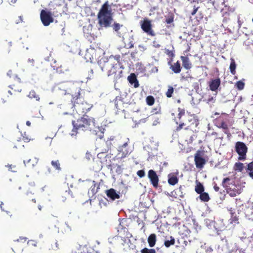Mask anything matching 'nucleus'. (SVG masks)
I'll return each mask as SVG.
<instances>
[{
	"label": "nucleus",
	"instance_id": "nucleus-10",
	"mask_svg": "<svg viewBox=\"0 0 253 253\" xmlns=\"http://www.w3.org/2000/svg\"><path fill=\"white\" fill-rule=\"evenodd\" d=\"M211 155V149L208 146H201L195 154L194 158H208Z\"/></svg>",
	"mask_w": 253,
	"mask_h": 253
},
{
	"label": "nucleus",
	"instance_id": "nucleus-14",
	"mask_svg": "<svg viewBox=\"0 0 253 253\" xmlns=\"http://www.w3.org/2000/svg\"><path fill=\"white\" fill-rule=\"evenodd\" d=\"M106 194L107 197L112 201H114L120 198V193H117L116 191L113 188L107 190L106 191Z\"/></svg>",
	"mask_w": 253,
	"mask_h": 253
},
{
	"label": "nucleus",
	"instance_id": "nucleus-9",
	"mask_svg": "<svg viewBox=\"0 0 253 253\" xmlns=\"http://www.w3.org/2000/svg\"><path fill=\"white\" fill-rule=\"evenodd\" d=\"M235 149L236 152L239 155L238 158H246L247 153L248 152V147L246 145L241 141H238L235 143Z\"/></svg>",
	"mask_w": 253,
	"mask_h": 253
},
{
	"label": "nucleus",
	"instance_id": "nucleus-18",
	"mask_svg": "<svg viewBox=\"0 0 253 253\" xmlns=\"http://www.w3.org/2000/svg\"><path fill=\"white\" fill-rule=\"evenodd\" d=\"M127 80L131 84H133V86L135 88H137L139 86V83L135 74H131L128 77Z\"/></svg>",
	"mask_w": 253,
	"mask_h": 253
},
{
	"label": "nucleus",
	"instance_id": "nucleus-44",
	"mask_svg": "<svg viewBox=\"0 0 253 253\" xmlns=\"http://www.w3.org/2000/svg\"><path fill=\"white\" fill-rule=\"evenodd\" d=\"M137 174L140 177H143L145 175V172L143 170H139L137 171Z\"/></svg>",
	"mask_w": 253,
	"mask_h": 253
},
{
	"label": "nucleus",
	"instance_id": "nucleus-52",
	"mask_svg": "<svg viewBox=\"0 0 253 253\" xmlns=\"http://www.w3.org/2000/svg\"><path fill=\"white\" fill-rule=\"evenodd\" d=\"M213 100V98L212 96L209 97L208 99L206 100V101L209 103L210 102H211Z\"/></svg>",
	"mask_w": 253,
	"mask_h": 253
},
{
	"label": "nucleus",
	"instance_id": "nucleus-17",
	"mask_svg": "<svg viewBox=\"0 0 253 253\" xmlns=\"http://www.w3.org/2000/svg\"><path fill=\"white\" fill-rule=\"evenodd\" d=\"M180 58L182 62V65L185 69L189 70L192 68V63L187 56H181Z\"/></svg>",
	"mask_w": 253,
	"mask_h": 253
},
{
	"label": "nucleus",
	"instance_id": "nucleus-4",
	"mask_svg": "<svg viewBox=\"0 0 253 253\" xmlns=\"http://www.w3.org/2000/svg\"><path fill=\"white\" fill-rule=\"evenodd\" d=\"M121 56L119 55H111L107 58H102L98 62L101 70L106 72L108 77L113 76L114 81L121 77L122 71H118L121 64Z\"/></svg>",
	"mask_w": 253,
	"mask_h": 253
},
{
	"label": "nucleus",
	"instance_id": "nucleus-11",
	"mask_svg": "<svg viewBox=\"0 0 253 253\" xmlns=\"http://www.w3.org/2000/svg\"><path fill=\"white\" fill-rule=\"evenodd\" d=\"M141 28L142 30L146 33L148 35L151 36L155 35L154 31L152 29V25L151 21L146 18L140 21Z\"/></svg>",
	"mask_w": 253,
	"mask_h": 253
},
{
	"label": "nucleus",
	"instance_id": "nucleus-26",
	"mask_svg": "<svg viewBox=\"0 0 253 253\" xmlns=\"http://www.w3.org/2000/svg\"><path fill=\"white\" fill-rule=\"evenodd\" d=\"M178 179L176 176L172 175L169 177L168 182L170 185H174L177 183Z\"/></svg>",
	"mask_w": 253,
	"mask_h": 253
},
{
	"label": "nucleus",
	"instance_id": "nucleus-5",
	"mask_svg": "<svg viewBox=\"0 0 253 253\" xmlns=\"http://www.w3.org/2000/svg\"><path fill=\"white\" fill-rule=\"evenodd\" d=\"M112 10L108 0L101 6L97 15L98 24L100 28H108L110 26L113 20Z\"/></svg>",
	"mask_w": 253,
	"mask_h": 253
},
{
	"label": "nucleus",
	"instance_id": "nucleus-41",
	"mask_svg": "<svg viewBox=\"0 0 253 253\" xmlns=\"http://www.w3.org/2000/svg\"><path fill=\"white\" fill-rule=\"evenodd\" d=\"M122 25H120L119 23H114L113 25V29L116 32H118V31L120 29V28L122 27Z\"/></svg>",
	"mask_w": 253,
	"mask_h": 253
},
{
	"label": "nucleus",
	"instance_id": "nucleus-63",
	"mask_svg": "<svg viewBox=\"0 0 253 253\" xmlns=\"http://www.w3.org/2000/svg\"><path fill=\"white\" fill-rule=\"evenodd\" d=\"M216 139H220V140H222L223 139V137L221 136V137H220L219 138H216Z\"/></svg>",
	"mask_w": 253,
	"mask_h": 253
},
{
	"label": "nucleus",
	"instance_id": "nucleus-7",
	"mask_svg": "<svg viewBox=\"0 0 253 253\" xmlns=\"http://www.w3.org/2000/svg\"><path fill=\"white\" fill-rule=\"evenodd\" d=\"M40 18L44 26H48L54 21L52 13L47 9H42L40 13Z\"/></svg>",
	"mask_w": 253,
	"mask_h": 253
},
{
	"label": "nucleus",
	"instance_id": "nucleus-23",
	"mask_svg": "<svg viewBox=\"0 0 253 253\" xmlns=\"http://www.w3.org/2000/svg\"><path fill=\"white\" fill-rule=\"evenodd\" d=\"M156 242V235L155 234H150L148 238V243L150 247H153Z\"/></svg>",
	"mask_w": 253,
	"mask_h": 253
},
{
	"label": "nucleus",
	"instance_id": "nucleus-48",
	"mask_svg": "<svg viewBox=\"0 0 253 253\" xmlns=\"http://www.w3.org/2000/svg\"><path fill=\"white\" fill-rule=\"evenodd\" d=\"M178 118L180 120L181 117L184 116L185 117V112L184 110H180V112H179L178 114Z\"/></svg>",
	"mask_w": 253,
	"mask_h": 253
},
{
	"label": "nucleus",
	"instance_id": "nucleus-2",
	"mask_svg": "<svg viewBox=\"0 0 253 253\" xmlns=\"http://www.w3.org/2000/svg\"><path fill=\"white\" fill-rule=\"evenodd\" d=\"M67 86L65 94H69L72 97L71 101L73 103V107L76 112L80 115H86L93 105L82 100L80 97L81 89L77 84L69 83Z\"/></svg>",
	"mask_w": 253,
	"mask_h": 253
},
{
	"label": "nucleus",
	"instance_id": "nucleus-56",
	"mask_svg": "<svg viewBox=\"0 0 253 253\" xmlns=\"http://www.w3.org/2000/svg\"><path fill=\"white\" fill-rule=\"evenodd\" d=\"M246 215L247 217H248L249 219L253 218V216H251L248 213L246 212Z\"/></svg>",
	"mask_w": 253,
	"mask_h": 253
},
{
	"label": "nucleus",
	"instance_id": "nucleus-58",
	"mask_svg": "<svg viewBox=\"0 0 253 253\" xmlns=\"http://www.w3.org/2000/svg\"><path fill=\"white\" fill-rule=\"evenodd\" d=\"M158 123H159V122L158 120H155L153 124V125L155 126V125H156Z\"/></svg>",
	"mask_w": 253,
	"mask_h": 253
},
{
	"label": "nucleus",
	"instance_id": "nucleus-64",
	"mask_svg": "<svg viewBox=\"0 0 253 253\" xmlns=\"http://www.w3.org/2000/svg\"><path fill=\"white\" fill-rule=\"evenodd\" d=\"M3 205V203H2L0 204V206L1 209L2 210H3L2 209V207H3V205Z\"/></svg>",
	"mask_w": 253,
	"mask_h": 253
},
{
	"label": "nucleus",
	"instance_id": "nucleus-3",
	"mask_svg": "<svg viewBox=\"0 0 253 253\" xmlns=\"http://www.w3.org/2000/svg\"><path fill=\"white\" fill-rule=\"evenodd\" d=\"M73 126V132H77L78 130L90 131L98 135L100 138L103 137L105 129L100 127L95 118L89 117L87 115H84L77 121H72Z\"/></svg>",
	"mask_w": 253,
	"mask_h": 253
},
{
	"label": "nucleus",
	"instance_id": "nucleus-45",
	"mask_svg": "<svg viewBox=\"0 0 253 253\" xmlns=\"http://www.w3.org/2000/svg\"><path fill=\"white\" fill-rule=\"evenodd\" d=\"M165 53L168 55L169 57H173L174 56V54L172 51L169 49H166Z\"/></svg>",
	"mask_w": 253,
	"mask_h": 253
},
{
	"label": "nucleus",
	"instance_id": "nucleus-51",
	"mask_svg": "<svg viewBox=\"0 0 253 253\" xmlns=\"http://www.w3.org/2000/svg\"><path fill=\"white\" fill-rule=\"evenodd\" d=\"M213 189L216 192H218L219 191V187L217 186L216 184H215L213 186Z\"/></svg>",
	"mask_w": 253,
	"mask_h": 253
},
{
	"label": "nucleus",
	"instance_id": "nucleus-19",
	"mask_svg": "<svg viewBox=\"0 0 253 253\" xmlns=\"http://www.w3.org/2000/svg\"><path fill=\"white\" fill-rule=\"evenodd\" d=\"M117 156L111 153V150L102 152L97 154V158H115Z\"/></svg>",
	"mask_w": 253,
	"mask_h": 253
},
{
	"label": "nucleus",
	"instance_id": "nucleus-29",
	"mask_svg": "<svg viewBox=\"0 0 253 253\" xmlns=\"http://www.w3.org/2000/svg\"><path fill=\"white\" fill-rule=\"evenodd\" d=\"M174 244L175 239L172 236L170 237V240H167L164 242V245L167 248H169L170 246L174 245Z\"/></svg>",
	"mask_w": 253,
	"mask_h": 253
},
{
	"label": "nucleus",
	"instance_id": "nucleus-39",
	"mask_svg": "<svg viewBox=\"0 0 253 253\" xmlns=\"http://www.w3.org/2000/svg\"><path fill=\"white\" fill-rule=\"evenodd\" d=\"M93 185L90 188V190L92 192L93 194H95L97 192V189H98V186H97L96 183L94 181H93Z\"/></svg>",
	"mask_w": 253,
	"mask_h": 253
},
{
	"label": "nucleus",
	"instance_id": "nucleus-24",
	"mask_svg": "<svg viewBox=\"0 0 253 253\" xmlns=\"http://www.w3.org/2000/svg\"><path fill=\"white\" fill-rule=\"evenodd\" d=\"M231 62L229 66V69L231 73L233 75H235L236 74V64L235 61L233 58L230 59Z\"/></svg>",
	"mask_w": 253,
	"mask_h": 253
},
{
	"label": "nucleus",
	"instance_id": "nucleus-12",
	"mask_svg": "<svg viewBox=\"0 0 253 253\" xmlns=\"http://www.w3.org/2000/svg\"><path fill=\"white\" fill-rule=\"evenodd\" d=\"M148 176L151 184L153 186L157 187L158 185L159 178L156 172L154 170L150 169L148 171Z\"/></svg>",
	"mask_w": 253,
	"mask_h": 253
},
{
	"label": "nucleus",
	"instance_id": "nucleus-37",
	"mask_svg": "<svg viewBox=\"0 0 253 253\" xmlns=\"http://www.w3.org/2000/svg\"><path fill=\"white\" fill-rule=\"evenodd\" d=\"M141 253H156V251L154 249H148L145 248L141 250Z\"/></svg>",
	"mask_w": 253,
	"mask_h": 253
},
{
	"label": "nucleus",
	"instance_id": "nucleus-32",
	"mask_svg": "<svg viewBox=\"0 0 253 253\" xmlns=\"http://www.w3.org/2000/svg\"><path fill=\"white\" fill-rule=\"evenodd\" d=\"M174 92V88L172 86H169L168 89L166 92V95L167 97L170 98L172 97V94Z\"/></svg>",
	"mask_w": 253,
	"mask_h": 253
},
{
	"label": "nucleus",
	"instance_id": "nucleus-13",
	"mask_svg": "<svg viewBox=\"0 0 253 253\" xmlns=\"http://www.w3.org/2000/svg\"><path fill=\"white\" fill-rule=\"evenodd\" d=\"M131 149L128 148V144L126 142L125 143L119 150V155H120V158H124L128 156L131 153Z\"/></svg>",
	"mask_w": 253,
	"mask_h": 253
},
{
	"label": "nucleus",
	"instance_id": "nucleus-35",
	"mask_svg": "<svg viewBox=\"0 0 253 253\" xmlns=\"http://www.w3.org/2000/svg\"><path fill=\"white\" fill-rule=\"evenodd\" d=\"M22 139L25 142H29L31 140H32L31 137L28 135L26 132L22 134Z\"/></svg>",
	"mask_w": 253,
	"mask_h": 253
},
{
	"label": "nucleus",
	"instance_id": "nucleus-42",
	"mask_svg": "<svg viewBox=\"0 0 253 253\" xmlns=\"http://www.w3.org/2000/svg\"><path fill=\"white\" fill-rule=\"evenodd\" d=\"M219 128H222L224 130V131H226L229 129L227 124L224 122H222L221 123L220 126H219Z\"/></svg>",
	"mask_w": 253,
	"mask_h": 253
},
{
	"label": "nucleus",
	"instance_id": "nucleus-55",
	"mask_svg": "<svg viewBox=\"0 0 253 253\" xmlns=\"http://www.w3.org/2000/svg\"><path fill=\"white\" fill-rule=\"evenodd\" d=\"M118 166V168H120V167L118 166L117 165H115L114 164H111L110 165V166L113 168H115L116 167V166Z\"/></svg>",
	"mask_w": 253,
	"mask_h": 253
},
{
	"label": "nucleus",
	"instance_id": "nucleus-22",
	"mask_svg": "<svg viewBox=\"0 0 253 253\" xmlns=\"http://www.w3.org/2000/svg\"><path fill=\"white\" fill-rule=\"evenodd\" d=\"M196 168L199 169H202L207 163L206 159H194Z\"/></svg>",
	"mask_w": 253,
	"mask_h": 253
},
{
	"label": "nucleus",
	"instance_id": "nucleus-59",
	"mask_svg": "<svg viewBox=\"0 0 253 253\" xmlns=\"http://www.w3.org/2000/svg\"><path fill=\"white\" fill-rule=\"evenodd\" d=\"M239 166V169H242L243 168V164H240Z\"/></svg>",
	"mask_w": 253,
	"mask_h": 253
},
{
	"label": "nucleus",
	"instance_id": "nucleus-47",
	"mask_svg": "<svg viewBox=\"0 0 253 253\" xmlns=\"http://www.w3.org/2000/svg\"><path fill=\"white\" fill-rule=\"evenodd\" d=\"M199 8V6H196L194 5L193 6V10L192 12H191V15L193 16L194 15L197 13Z\"/></svg>",
	"mask_w": 253,
	"mask_h": 253
},
{
	"label": "nucleus",
	"instance_id": "nucleus-15",
	"mask_svg": "<svg viewBox=\"0 0 253 253\" xmlns=\"http://www.w3.org/2000/svg\"><path fill=\"white\" fill-rule=\"evenodd\" d=\"M220 83L221 81L219 78L211 80L209 84L210 90L212 91H216L220 86Z\"/></svg>",
	"mask_w": 253,
	"mask_h": 253
},
{
	"label": "nucleus",
	"instance_id": "nucleus-16",
	"mask_svg": "<svg viewBox=\"0 0 253 253\" xmlns=\"http://www.w3.org/2000/svg\"><path fill=\"white\" fill-rule=\"evenodd\" d=\"M146 151L148 152V158H153L155 157H161V153L158 151L157 148H152L147 147Z\"/></svg>",
	"mask_w": 253,
	"mask_h": 253
},
{
	"label": "nucleus",
	"instance_id": "nucleus-33",
	"mask_svg": "<svg viewBox=\"0 0 253 253\" xmlns=\"http://www.w3.org/2000/svg\"><path fill=\"white\" fill-rule=\"evenodd\" d=\"M236 87L239 90H241L244 89L245 86V83L241 81H238L235 84Z\"/></svg>",
	"mask_w": 253,
	"mask_h": 253
},
{
	"label": "nucleus",
	"instance_id": "nucleus-1",
	"mask_svg": "<svg viewBox=\"0 0 253 253\" xmlns=\"http://www.w3.org/2000/svg\"><path fill=\"white\" fill-rule=\"evenodd\" d=\"M199 125V121L197 117L194 114H189L185 116L175 129L177 131L183 129V138L188 143H191L197 137L195 133L198 131L197 128Z\"/></svg>",
	"mask_w": 253,
	"mask_h": 253
},
{
	"label": "nucleus",
	"instance_id": "nucleus-43",
	"mask_svg": "<svg viewBox=\"0 0 253 253\" xmlns=\"http://www.w3.org/2000/svg\"><path fill=\"white\" fill-rule=\"evenodd\" d=\"M95 155V153H93V151H87L86 152L85 157L86 158H90V157H94Z\"/></svg>",
	"mask_w": 253,
	"mask_h": 253
},
{
	"label": "nucleus",
	"instance_id": "nucleus-8",
	"mask_svg": "<svg viewBox=\"0 0 253 253\" xmlns=\"http://www.w3.org/2000/svg\"><path fill=\"white\" fill-rule=\"evenodd\" d=\"M22 82H21L20 79L16 77L15 80V83L9 85V87L11 89V90H9L8 92L11 95H15L17 93L21 92L22 90Z\"/></svg>",
	"mask_w": 253,
	"mask_h": 253
},
{
	"label": "nucleus",
	"instance_id": "nucleus-28",
	"mask_svg": "<svg viewBox=\"0 0 253 253\" xmlns=\"http://www.w3.org/2000/svg\"><path fill=\"white\" fill-rule=\"evenodd\" d=\"M195 190L197 193L200 194L204 191V187L200 182H198L195 186Z\"/></svg>",
	"mask_w": 253,
	"mask_h": 253
},
{
	"label": "nucleus",
	"instance_id": "nucleus-6",
	"mask_svg": "<svg viewBox=\"0 0 253 253\" xmlns=\"http://www.w3.org/2000/svg\"><path fill=\"white\" fill-rule=\"evenodd\" d=\"M222 186L231 197H235L241 193V186L240 184H236L233 179L229 177L223 179Z\"/></svg>",
	"mask_w": 253,
	"mask_h": 253
},
{
	"label": "nucleus",
	"instance_id": "nucleus-46",
	"mask_svg": "<svg viewBox=\"0 0 253 253\" xmlns=\"http://www.w3.org/2000/svg\"><path fill=\"white\" fill-rule=\"evenodd\" d=\"M125 46L127 48H131L133 47L134 43L133 42V41H130L129 42V43H127V44H126Z\"/></svg>",
	"mask_w": 253,
	"mask_h": 253
},
{
	"label": "nucleus",
	"instance_id": "nucleus-30",
	"mask_svg": "<svg viewBox=\"0 0 253 253\" xmlns=\"http://www.w3.org/2000/svg\"><path fill=\"white\" fill-rule=\"evenodd\" d=\"M146 102L147 105L149 106H152L154 104L155 98L153 96H148L146 98Z\"/></svg>",
	"mask_w": 253,
	"mask_h": 253
},
{
	"label": "nucleus",
	"instance_id": "nucleus-49",
	"mask_svg": "<svg viewBox=\"0 0 253 253\" xmlns=\"http://www.w3.org/2000/svg\"><path fill=\"white\" fill-rule=\"evenodd\" d=\"M173 21V18L171 17L166 19V22L167 24H170Z\"/></svg>",
	"mask_w": 253,
	"mask_h": 253
},
{
	"label": "nucleus",
	"instance_id": "nucleus-25",
	"mask_svg": "<svg viewBox=\"0 0 253 253\" xmlns=\"http://www.w3.org/2000/svg\"><path fill=\"white\" fill-rule=\"evenodd\" d=\"M199 198L201 201L203 202H208L210 200L209 194L206 192H202L200 194Z\"/></svg>",
	"mask_w": 253,
	"mask_h": 253
},
{
	"label": "nucleus",
	"instance_id": "nucleus-38",
	"mask_svg": "<svg viewBox=\"0 0 253 253\" xmlns=\"http://www.w3.org/2000/svg\"><path fill=\"white\" fill-rule=\"evenodd\" d=\"M248 170L249 171L250 176L253 178V162L250 163L248 165Z\"/></svg>",
	"mask_w": 253,
	"mask_h": 253
},
{
	"label": "nucleus",
	"instance_id": "nucleus-31",
	"mask_svg": "<svg viewBox=\"0 0 253 253\" xmlns=\"http://www.w3.org/2000/svg\"><path fill=\"white\" fill-rule=\"evenodd\" d=\"M231 216L230 218V222L231 223H238V217L236 215L234 212H231Z\"/></svg>",
	"mask_w": 253,
	"mask_h": 253
},
{
	"label": "nucleus",
	"instance_id": "nucleus-20",
	"mask_svg": "<svg viewBox=\"0 0 253 253\" xmlns=\"http://www.w3.org/2000/svg\"><path fill=\"white\" fill-rule=\"evenodd\" d=\"M51 67L54 70L58 73H62L64 72V69L59 63H57L56 60H54L51 64Z\"/></svg>",
	"mask_w": 253,
	"mask_h": 253
},
{
	"label": "nucleus",
	"instance_id": "nucleus-62",
	"mask_svg": "<svg viewBox=\"0 0 253 253\" xmlns=\"http://www.w3.org/2000/svg\"><path fill=\"white\" fill-rule=\"evenodd\" d=\"M31 200L34 203H36V199H35V198H32Z\"/></svg>",
	"mask_w": 253,
	"mask_h": 253
},
{
	"label": "nucleus",
	"instance_id": "nucleus-21",
	"mask_svg": "<svg viewBox=\"0 0 253 253\" xmlns=\"http://www.w3.org/2000/svg\"><path fill=\"white\" fill-rule=\"evenodd\" d=\"M182 67H181L180 62L177 61L176 62L171 64L170 69L175 74H178L181 72Z\"/></svg>",
	"mask_w": 253,
	"mask_h": 253
},
{
	"label": "nucleus",
	"instance_id": "nucleus-54",
	"mask_svg": "<svg viewBox=\"0 0 253 253\" xmlns=\"http://www.w3.org/2000/svg\"><path fill=\"white\" fill-rule=\"evenodd\" d=\"M31 161V159H27V161H24V163L25 165H29V163H30Z\"/></svg>",
	"mask_w": 253,
	"mask_h": 253
},
{
	"label": "nucleus",
	"instance_id": "nucleus-50",
	"mask_svg": "<svg viewBox=\"0 0 253 253\" xmlns=\"http://www.w3.org/2000/svg\"><path fill=\"white\" fill-rule=\"evenodd\" d=\"M224 132L227 135V136L228 138H230L231 136V134L230 132L229 129L227 130L226 131H224Z\"/></svg>",
	"mask_w": 253,
	"mask_h": 253
},
{
	"label": "nucleus",
	"instance_id": "nucleus-34",
	"mask_svg": "<svg viewBox=\"0 0 253 253\" xmlns=\"http://www.w3.org/2000/svg\"><path fill=\"white\" fill-rule=\"evenodd\" d=\"M52 166L57 170H60V164L58 160L51 161Z\"/></svg>",
	"mask_w": 253,
	"mask_h": 253
},
{
	"label": "nucleus",
	"instance_id": "nucleus-57",
	"mask_svg": "<svg viewBox=\"0 0 253 253\" xmlns=\"http://www.w3.org/2000/svg\"><path fill=\"white\" fill-rule=\"evenodd\" d=\"M26 125L30 126H31V122L29 121L26 122Z\"/></svg>",
	"mask_w": 253,
	"mask_h": 253
},
{
	"label": "nucleus",
	"instance_id": "nucleus-53",
	"mask_svg": "<svg viewBox=\"0 0 253 253\" xmlns=\"http://www.w3.org/2000/svg\"><path fill=\"white\" fill-rule=\"evenodd\" d=\"M28 243L30 244H31L32 245H33L34 246H36V243L34 240H30L29 241Z\"/></svg>",
	"mask_w": 253,
	"mask_h": 253
},
{
	"label": "nucleus",
	"instance_id": "nucleus-61",
	"mask_svg": "<svg viewBox=\"0 0 253 253\" xmlns=\"http://www.w3.org/2000/svg\"><path fill=\"white\" fill-rule=\"evenodd\" d=\"M247 210L248 211H253V208H248L247 209Z\"/></svg>",
	"mask_w": 253,
	"mask_h": 253
},
{
	"label": "nucleus",
	"instance_id": "nucleus-36",
	"mask_svg": "<svg viewBox=\"0 0 253 253\" xmlns=\"http://www.w3.org/2000/svg\"><path fill=\"white\" fill-rule=\"evenodd\" d=\"M24 147V145L21 142V140H16L14 143H13V147L15 148H22Z\"/></svg>",
	"mask_w": 253,
	"mask_h": 253
},
{
	"label": "nucleus",
	"instance_id": "nucleus-27",
	"mask_svg": "<svg viewBox=\"0 0 253 253\" xmlns=\"http://www.w3.org/2000/svg\"><path fill=\"white\" fill-rule=\"evenodd\" d=\"M28 97L31 99H35L36 101H39L40 99L39 95L37 94L36 91L34 90L30 91L28 94Z\"/></svg>",
	"mask_w": 253,
	"mask_h": 253
},
{
	"label": "nucleus",
	"instance_id": "nucleus-60",
	"mask_svg": "<svg viewBox=\"0 0 253 253\" xmlns=\"http://www.w3.org/2000/svg\"><path fill=\"white\" fill-rule=\"evenodd\" d=\"M211 135H217V132H214H214H212L211 133Z\"/></svg>",
	"mask_w": 253,
	"mask_h": 253
},
{
	"label": "nucleus",
	"instance_id": "nucleus-40",
	"mask_svg": "<svg viewBox=\"0 0 253 253\" xmlns=\"http://www.w3.org/2000/svg\"><path fill=\"white\" fill-rule=\"evenodd\" d=\"M5 166L8 168L9 171L12 172H16L17 171L16 165H15L8 164Z\"/></svg>",
	"mask_w": 253,
	"mask_h": 253
}]
</instances>
